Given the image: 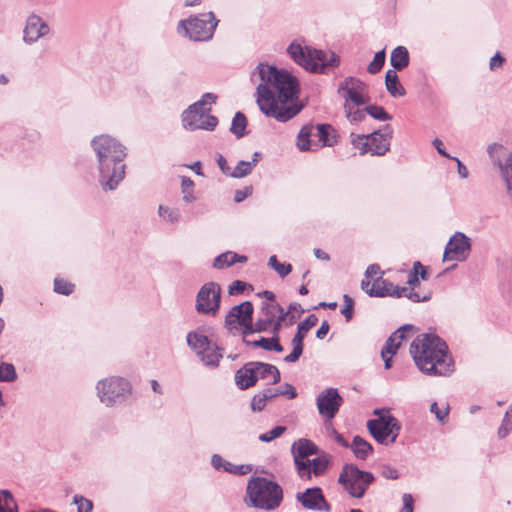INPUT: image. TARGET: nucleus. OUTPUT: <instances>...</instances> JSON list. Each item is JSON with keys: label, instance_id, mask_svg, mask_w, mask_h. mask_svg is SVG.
Instances as JSON below:
<instances>
[{"label": "nucleus", "instance_id": "nucleus-1", "mask_svg": "<svg viewBox=\"0 0 512 512\" xmlns=\"http://www.w3.org/2000/svg\"><path fill=\"white\" fill-rule=\"evenodd\" d=\"M251 81L256 84V103L267 117L286 122L300 112L298 82L290 73L259 63L251 74Z\"/></svg>", "mask_w": 512, "mask_h": 512}, {"label": "nucleus", "instance_id": "nucleus-2", "mask_svg": "<svg viewBox=\"0 0 512 512\" xmlns=\"http://www.w3.org/2000/svg\"><path fill=\"white\" fill-rule=\"evenodd\" d=\"M409 352L416 367L430 376H449L454 361L445 341L432 333L418 335L410 344Z\"/></svg>", "mask_w": 512, "mask_h": 512}, {"label": "nucleus", "instance_id": "nucleus-3", "mask_svg": "<svg viewBox=\"0 0 512 512\" xmlns=\"http://www.w3.org/2000/svg\"><path fill=\"white\" fill-rule=\"evenodd\" d=\"M91 144L98 158L101 186L114 190L125 176V147L109 135L97 136Z\"/></svg>", "mask_w": 512, "mask_h": 512}, {"label": "nucleus", "instance_id": "nucleus-4", "mask_svg": "<svg viewBox=\"0 0 512 512\" xmlns=\"http://www.w3.org/2000/svg\"><path fill=\"white\" fill-rule=\"evenodd\" d=\"M282 499L283 490L274 481L252 477L247 483L245 503L249 507L271 511L280 506Z\"/></svg>", "mask_w": 512, "mask_h": 512}, {"label": "nucleus", "instance_id": "nucleus-5", "mask_svg": "<svg viewBox=\"0 0 512 512\" xmlns=\"http://www.w3.org/2000/svg\"><path fill=\"white\" fill-rule=\"evenodd\" d=\"M287 51L298 65L311 72H323L326 67L335 66L339 62L333 52L312 49L296 42L291 43Z\"/></svg>", "mask_w": 512, "mask_h": 512}, {"label": "nucleus", "instance_id": "nucleus-6", "mask_svg": "<svg viewBox=\"0 0 512 512\" xmlns=\"http://www.w3.org/2000/svg\"><path fill=\"white\" fill-rule=\"evenodd\" d=\"M212 93L204 94L199 101L190 105L182 114V122L188 130H214L218 120L210 114L211 107L216 101Z\"/></svg>", "mask_w": 512, "mask_h": 512}, {"label": "nucleus", "instance_id": "nucleus-7", "mask_svg": "<svg viewBox=\"0 0 512 512\" xmlns=\"http://www.w3.org/2000/svg\"><path fill=\"white\" fill-rule=\"evenodd\" d=\"M374 415L377 418L367 422L370 434L380 444L388 445L394 443L401 429L397 419L385 409H376Z\"/></svg>", "mask_w": 512, "mask_h": 512}, {"label": "nucleus", "instance_id": "nucleus-8", "mask_svg": "<svg viewBox=\"0 0 512 512\" xmlns=\"http://www.w3.org/2000/svg\"><path fill=\"white\" fill-rule=\"evenodd\" d=\"M97 395L102 404L113 407L125 401L131 394L130 383L122 377H109L98 381Z\"/></svg>", "mask_w": 512, "mask_h": 512}, {"label": "nucleus", "instance_id": "nucleus-9", "mask_svg": "<svg viewBox=\"0 0 512 512\" xmlns=\"http://www.w3.org/2000/svg\"><path fill=\"white\" fill-rule=\"evenodd\" d=\"M218 21L213 12L181 20L178 31L194 41H206L212 38Z\"/></svg>", "mask_w": 512, "mask_h": 512}, {"label": "nucleus", "instance_id": "nucleus-10", "mask_svg": "<svg viewBox=\"0 0 512 512\" xmlns=\"http://www.w3.org/2000/svg\"><path fill=\"white\" fill-rule=\"evenodd\" d=\"M373 481L372 473L362 471L353 464L345 465L338 478L339 484L354 498H362Z\"/></svg>", "mask_w": 512, "mask_h": 512}, {"label": "nucleus", "instance_id": "nucleus-11", "mask_svg": "<svg viewBox=\"0 0 512 512\" xmlns=\"http://www.w3.org/2000/svg\"><path fill=\"white\" fill-rule=\"evenodd\" d=\"M338 94L343 106L365 105L370 100L367 85L355 77H346L338 86Z\"/></svg>", "mask_w": 512, "mask_h": 512}, {"label": "nucleus", "instance_id": "nucleus-12", "mask_svg": "<svg viewBox=\"0 0 512 512\" xmlns=\"http://www.w3.org/2000/svg\"><path fill=\"white\" fill-rule=\"evenodd\" d=\"M487 152L493 164L499 169L500 175L505 182L507 192L512 197V152L508 151L499 143L489 145Z\"/></svg>", "mask_w": 512, "mask_h": 512}, {"label": "nucleus", "instance_id": "nucleus-13", "mask_svg": "<svg viewBox=\"0 0 512 512\" xmlns=\"http://www.w3.org/2000/svg\"><path fill=\"white\" fill-rule=\"evenodd\" d=\"M261 317L254 325L255 332L267 331L272 327L273 333H279L287 312L277 302H263Z\"/></svg>", "mask_w": 512, "mask_h": 512}, {"label": "nucleus", "instance_id": "nucleus-14", "mask_svg": "<svg viewBox=\"0 0 512 512\" xmlns=\"http://www.w3.org/2000/svg\"><path fill=\"white\" fill-rule=\"evenodd\" d=\"M221 288L215 282L205 283L196 296V311L200 314L216 315L220 308Z\"/></svg>", "mask_w": 512, "mask_h": 512}, {"label": "nucleus", "instance_id": "nucleus-15", "mask_svg": "<svg viewBox=\"0 0 512 512\" xmlns=\"http://www.w3.org/2000/svg\"><path fill=\"white\" fill-rule=\"evenodd\" d=\"M253 305L250 301H245L231 308L225 318V325L232 329L236 324L244 328V333L255 332L252 323Z\"/></svg>", "mask_w": 512, "mask_h": 512}, {"label": "nucleus", "instance_id": "nucleus-16", "mask_svg": "<svg viewBox=\"0 0 512 512\" xmlns=\"http://www.w3.org/2000/svg\"><path fill=\"white\" fill-rule=\"evenodd\" d=\"M470 250V239L464 233L456 232L445 246L443 261H464Z\"/></svg>", "mask_w": 512, "mask_h": 512}, {"label": "nucleus", "instance_id": "nucleus-17", "mask_svg": "<svg viewBox=\"0 0 512 512\" xmlns=\"http://www.w3.org/2000/svg\"><path fill=\"white\" fill-rule=\"evenodd\" d=\"M361 288L368 295L372 297H396L401 298L404 292H407L406 287H400L394 285L393 283L383 279L382 277H378L371 284L369 280H362Z\"/></svg>", "mask_w": 512, "mask_h": 512}, {"label": "nucleus", "instance_id": "nucleus-18", "mask_svg": "<svg viewBox=\"0 0 512 512\" xmlns=\"http://www.w3.org/2000/svg\"><path fill=\"white\" fill-rule=\"evenodd\" d=\"M343 399L335 388H328L322 391L316 400L319 414L325 421H331L338 413Z\"/></svg>", "mask_w": 512, "mask_h": 512}, {"label": "nucleus", "instance_id": "nucleus-19", "mask_svg": "<svg viewBox=\"0 0 512 512\" xmlns=\"http://www.w3.org/2000/svg\"><path fill=\"white\" fill-rule=\"evenodd\" d=\"M319 453L318 446L311 440L302 438L295 441L292 445V454L297 474H307L305 462L309 460V456Z\"/></svg>", "mask_w": 512, "mask_h": 512}, {"label": "nucleus", "instance_id": "nucleus-20", "mask_svg": "<svg viewBox=\"0 0 512 512\" xmlns=\"http://www.w3.org/2000/svg\"><path fill=\"white\" fill-rule=\"evenodd\" d=\"M331 455L322 452L317 457L305 462L307 474H298L302 480H311L312 477H320L326 473L331 463Z\"/></svg>", "mask_w": 512, "mask_h": 512}, {"label": "nucleus", "instance_id": "nucleus-21", "mask_svg": "<svg viewBox=\"0 0 512 512\" xmlns=\"http://www.w3.org/2000/svg\"><path fill=\"white\" fill-rule=\"evenodd\" d=\"M49 33L48 25L36 15L28 17L24 28V41L32 43Z\"/></svg>", "mask_w": 512, "mask_h": 512}, {"label": "nucleus", "instance_id": "nucleus-22", "mask_svg": "<svg viewBox=\"0 0 512 512\" xmlns=\"http://www.w3.org/2000/svg\"><path fill=\"white\" fill-rule=\"evenodd\" d=\"M297 500L303 507L310 510H321L322 506H327L325 498L320 488H308L303 493L297 494Z\"/></svg>", "mask_w": 512, "mask_h": 512}, {"label": "nucleus", "instance_id": "nucleus-23", "mask_svg": "<svg viewBox=\"0 0 512 512\" xmlns=\"http://www.w3.org/2000/svg\"><path fill=\"white\" fill-rule=\"evenodd\" d=\"M370 142V153L372 155L383 156L390 149V140L392 137V131L387 126V131L385 133L373 132L368 135Z\"/></svg>", "mask_w": 512, "mask_h": 512}, {"label": "nucleus", "instance_id": "nucleus-24", "mask_svg": "<svg viewBox=\"0 0 512 512\" xmlns=\"http://www.w3.org/2000/svg\"><path fill=\"white\" fill-rule=\"evenodd\" d=\"M254 366L253 362H248L236 371L235 383L239 389L245 390L255 385Z\"/></svg>", "mask_w": 512, "mask_h": 512}, {"label": "nucleus", "instance_id": "nucleus-25", "mask_svg": "<svg viewBox=\"0 0 512 512\" xmlns=\"http://www.w3.org/2000/svg\"><path fill=\"white\" fill-rule=\"evenodd\" d=\"M413 327L411 325H405L397 329L386 341L383 351L386 355H394L398 348L401 346L402 341L406 340L407 333L412 332Z\"/></svg>", "mask_w": 512, "mask_h": 512}, {"label": "nucleus", "instance_id": "nucleus-26", "mask_svg": "<svg viewBox=\"0 0 512 512\" xmlns=\"http://www.w3.org/2000/svg\"><path fill=\"white\" fill-rule=\"evenodd\" d=\"M254 366V374L256 376V381L259 379L271 380L272 384H276L280 381V372L276 366L272 364L262 363V362H253Z\"/></svg>", "mask_w": 512, "mask_h": 512}, {"label": "nucleus", "instance_id": "nucleus-27", "mask_svg": "<svg viewBox=\"0 0 512 512\" xmlns=\"http://www.w3.org/2000/svg\"><path fill=\"white\" fill-rule=\"evenodd\" d=\"M316 132L313 136L318 139L320 146H333L337 143V135L333 127L329 124H318L314 127Z\"/></svg>", "mask_w": 512, "mask_h": 512}, {"label": "nucleus", "instance_id": "nucleus-28", "mask_svg": "<svg viewBox=\"0 0 512 512\" xmlns=\"http://www.w3.org/2000/svg\"><path fill=\"white\" fill-rule=\"evenodd\" d=\"M187 343L191 349H193L199 356L209 349L212 344L207 336L198 332H189L187 335Z\"/></svg>", "mask_w": 512, "mask_h": 512}, {"label": "nucleus", "instance_id": "nucleus-29", "mask_svg": "<svg viewBox=\"0 0 512 512\" xmlns=\"http://www.w3.org/2000/svg\"><path fill=\"white\" fill-rule=\"evenodd\" d=\"M385 85L387 91L393 97H402L405 95V89L398 79L397 72L389 69L385 75Z\"/></svg>", "mask_w": 512, "mask_h": 512}, {"label": "nucleus", "instance_id": "nucleus-30", "mask_svg": "<svg viewBox=\"0 0 512 512\" xmlns=\"http://www.w3.org/2000/svg\"><path fill=\"white\" fill-rule=\"evenodd\" d=\"M354 456L357 459L365 460L367 459L373 451L372 445L364 440L360 436H355L351 444H349Z\"/></svg>", "mask_w": 512, "mask_h": 512}, {"label": "nucleus", "instance_id": "nucleus-31", "mask_svg": "<svg viewBox=\"0 0 512 512\" xmlns=\"http://www.w3.org/2000/svg\"><path fill=\"white\" fill-rule=\"evenodd\" d=\"M261 159V154L255 152L251 161H240L233 169L232 178H243L249 175Z\"/></svg>", "mask_w": 512, "mask_h": 512}, {"label": "nucleus", "instance_id": "nucleus-32", "mask_svg": "<svg viewBox=\"0 0 512 512\" xmlns=\"http://www.w3.org/2000/svg\"><path fill=\"white\" fill-rule=\"evenodd\" d=\"M314 127L311 125L303 126L297 135V147L300 151H315L314 145L310 142V137L313 136ZM317 147V145H315Z\"/></svg>", "mask_w": 512, "mask_h": 512}, {"label": "nucleus", "instance_id": "nucleus-33", "mask_svg": "<svg viewBox=\"0 0 512 512\" xmlns=\"http://www.w3.org/2000/svg\"><path fill=\"white\" fill-rule=\"evenodd\" d=\"M246 260V256H240L234 252L228 251L216 257L213 266L217 269H223L233 265L236 262H246Z\"/></svg>", "mask_w": 512, "mask_h": 512}, {"label": "nucleus", "instance_id": "nucleus-34", "mask_svg": "<svg viewBox=\"0 0 512 512\" xmlns=\"http://www.w3.org/2000/svg\"><path fill=\"white\" fill-rule=\"evenodd\" d=\"M390 63L394 69L401 70L409 64V53L408 50L403 46L396 47L390 57Z\"/></svg>", "mask_w": 512, "mask_h": 512}, {"label": "nucleus", "instance_id": "nucleus-35", "mask_svg": "<svg viewBox=\"0 0 512 512\" xmlns=\"http://www.w3.org/2000/svg\"><path fill=\"white\" fill-rule=\"evenodd\" d=\"M199 357L205 366L215 368L219 365L222 354L219 352V348L212 343L209 349L203 354H200Z\"/></svg>", "mask_w": 512, "mask_h": 512}, {"label": "nucleus", "instance_id": "nucleus-36", "mask_svg": "<svg viewBox=\"0 0 512 512\" xmlns=\"http://www.w3.org/2000/svg\"><path fill=\"white\" fill-rule=\"evenodd\" d=\"M252 344L254 346L262 347L263 349L268 350V351H276V352L283 351V347L279 343L278 333H273V337H271V338L261 337L259 340L252 342Z\"/></svg>", "mask_w": 512, "mask_h": 512}, {"label": "nucleus", "instance_id": "nucleus-37", "mask_svg": "<svg viewBox=\"0 0 512 512\" xmlns=\"http://www.w3.org/2000/svg\"><path fill=\"white\" fill-rule=\"evenodd\" d=\"M275 396H278V393H274L271 389H267L261 393L254 395L251 401L252 410L260 412L265 407L267 400Z\"/></svg>", "mask_w": 512, "mask_h": 512}, {"label": "nucleus", "instance_id": "nucleus-38", "mask_svg": "<svg viewBox=\"0 0 512 512\" xmlns=\"http://www.w3.org/2000/svg\"><path fill=\"white\" fill-rule=\"evenodd\" d=\"M0 512H18L17 504L7 490H0Z\"/></svg>", "mask_w": 512, "mask_h": 512}, {"label": "nucleus", "instance_id": "nucleus-39", "mask_svg": "<svg viewBox=\"0 0 512 512\" xmlns=\"http://www.w3.org/2000/svg\"><path fill=\"white\" fill-rule=\"evenodd\" d=\"M360 106L361 105L344 106L346 117L351 123H359L365 119L367 114L366 108L361 109Z\"/></svg>", "mask_w": 512, "mask_h": 512}, {"label": "nucleus", "instance_id": "nucleus-40", "mask_svg": "<svg viewBox=\"0 0 512 512\" xmlns=\"http://www.w3.org/2000/svg\"><path fill=\"white\" fill-rule=\"evenodd\" d=\"M247 125L246 117L243 113L237 112L232 120L230 131L237 137L244 136Z\"/></svg>", "mask_w": 512, "mask_h": 512}, {"label": "nucleus", "instance_id": "nucleus-41", "mask_svg": "<svg viewBox=\"0 0 512 512\" xmlns=\"http://www.w3.org/2000/svg\"><path fill=\"white\" fill-rule=\"evenodd\" d=\"M303 340H304V337H302L301 335L295 334V336L292 339L293 350L289 355H287L284 358V360L286 362L293 363V362H296L300 358V356L303 353Z\"/></svg>", "mask_w": 512, "mask_h": 512}, {"label": "nucleus", "instance_id": "nucleus-42", "mask_svg": "<svg viewBox=\"0 0 512 512\" xmlns=\"http://www.w3.org/2000/svg\"><path fill=\"white\" fill-rule=\"evenodd\" d=\"M181 190L183 200L186 203H192L196 200V196L194 195V182L187 177H183L181 181Z\"/></svg>", "mask_w": 512, "mask_h": 512}, {"label": "nucleus", "instance_id": "nucleus-43", "mask_svg": "<svg viewBox=\"0 0 512 512\" xmlns=\"http://www.w3.org/2000/svg\"><path fill=\"white\" fill-rule=\"evenodd\" d=\"M353 146L359 150L360 154L370 153V142L368 135L351 134Z\"/></svg>", "mask_w": 512, "mask_h": 512}, {"label": "nucleus", "instance_id": "nucleus-44", "mask_svg": "<svg viewBox=\"0 0 512 512\" xmlns=\"http://www.w3.org/2000/svg\"><path fill=\"white\" fill-rule=\"evenodd\" d=\"M268 264L271 268H273L280 277L284 278L287 275H289L292 271L291 264L288 263H279L277 260V257L275 255H272L269 258Z\"/></svg>", "mask_w": 512, "mask_h": 512}, {"label": "nucleus", "instance_id": "nucleus-45", "mask_svg": "<svg viewBox=\"0 0 512 512\" xmlns=\"http://www.w3.org/2000/svg\"><path fill=\"white\" fill-rule=\"evenodd\" d=\"M15 367L10 363H0V381L12 382L16 379Z\"/></svg>", "mask_w": 512, "mask_h": 512}, {"label": "nucleus", "instance_id": "nucleus-46", "mask_svg": "<svg viewBox=\"0 0 512 512\" xmlns=\"http://www.w3.org/2000/svg\"><path fill=\"white\" fill-rule=\"evenodd\" d=\"M385 62V51L381 50L378 51L375 55L373 60L368 65V72L371 74H375L381 70Z\"/></svg>", "mask_w": 512, "mask_h": 512}, {"label": "nucleus", "instance_id": "nucleus-47", "mask_svg": "<svg viewBox=\"0 0 512 512\" xmlns=\"http://www.w3.org/2000/svg\"><path fill=\"white\" fill-rule=\"evenodd\" d=\"M366 112L371 117L380 121H387L391 119V116L381 106L371 105L366 107Z\"/></svg>", "mask_w": 512, "mask_h": 512}, {"label": "nucleus", "instance_id": "nucleus-48", "mask_svg": "<svg viewBox=\"0 0 512 512\" xmlns=\"http://www.w3.org/2000/svg\"><path fill=\"white\" fill-rule=\"evenodd\" d=\"M159 215L167 222H177L180 217V213L177 209H172L169 207H165L163 205L159 206Z\"/></svg>", "mask_w": 512, "mask_h": 512}, {"label": "nucleus", "instance_id": "nucleus-49", "mask_svg": "<svg viewBox=\"0 0 512 512\" xmlns=\"http://www.w3.org/2000/svg\"><path fill=\"white\" fill-rule=\"evenodd\" d=\"M317 324V318L315 315L308 316L304 321L300 322L297 327L298 335L305 338L308 331Z\"/></svg>", "mask_w": 512, "mask_h": 512}, {"label": "nucleus", "instance_id": "nucleus-50", "mask_svg": "<svg viewBox=\"0 0 512 512\" xmlns=\"http://www.w3.org/2000/svg\"><path fill=\"white\" fill-rule=\"evenodd\" d=\"M512 431V409L506 412L501 426L498 429V436L505 438Z\"/></svg>", "mask_w": 512, "mask_h": 512}, {"label": "nucleus", "instance_id": "nucleus-51", "mask_svg": "<svg viewBox=\"0 0 512 512\" xmlns=\"http://www.w3.org/2000/svg\"><path fill=\"white\" fill-rule=\"evenodd\" d=\"M74 285L63 280L56 278L54 280V290L55 292L63 295H69L73 292Z\"/></svg>", "mask_w": 512, "mask_h": 512}, {"label": "nucleus", "instance_id": "nucleus-52", "mask_svg": "<svg viewBox=\"0 0 512 512\" xmlns=\"http://www.w3.org/2000/svg\"><path fill=\"white\" fill-rule=\"evenodd\" d=\"M285 430H286V427H284V426H276L272 430H270L266 433L260 434L259 440L262 442H270V441L280 437L285 432Z\"/></svg>", "mask_w": 512, "mask_h": 512}, {"label": "nucleus", "instance_id": "nucleus-53", "mask_svg": "<svg viewBox=\"0 0 512 512\" xmlns=\"http://www.w3.org/2000/svg\"><path fill=\"white\" fill-rule=\"evenodd\" d=\"M73 502L77 506L78 512H92V509H93L92 501L84 498L83 496L75 495Z\"/></svg>", "mask_w": 512, "mask_h": 512}, {"label": "nucleus", "instance_id": "nucleus-54", "mask_svg": "<svg viewBox=\"0 0 512 512\" xmlns=\"http://www.w3.org/2000/svg\"><path fill=\"white\" fill-rule=\"evenodd\" d=\"M343 301H344V305H343V308L341 309V313L345 316L346 321H350L353 316L354 301L347 294H345L343 296Z\"/></svg>", "mask_w": 512, "mask_h": 512}, {"label": "nucleus", "instance_id": "nucleus-55", "mask_svg": "<svg viewBox=\"0 0 512 512\" xmlns=\"http://www.w3.org/2000/svg\"><path fill=\"white\" fill-rule=\"evenodd\" d=\"M326 429L329 431L330 435L334 438V440L343 447H349V443L344 439V437L337 432V430L332 426L331 421H325Z\"/></svg>", "mask_w": 512, "mask_h": 512}, {"label": "nucleus", "instance_id": "nucleus-56", "mask_svg": "<svg viewBox=\"0 0 512 512\" xmlns=\"http://www.w3.org/2000/svg\"><path fill=\"white\" fill-rule=\"evenodd\" d=\"M211 464L216 470H223L228 472L231 467V463L224 460L220 455L214 454L211 458Z\"/></svg>", "mask_w": 512, "mask_h": 512}, {"label": "nucleus", "instance_id": "nucleus-57", "mask_svg": "<svg viewBox=\"0 0 512 512\" xmlns=\"http://www.w3.org/2000/svg\"><path fill=\"white\" fill-rule=\"evenodd\" d=\"M419 269H422V264L419 261L414 262L413 269L410 271L407 279V283L411 287H415L419 284L418 273Z\"/></svg>", "mask_w": 512, "mask_h": 512}, {"label": "nucleus", "instance_id": "nucleus-58", "mask_svg": "<svg viewBox=\"0 0 512 512\" xmlns=\"http://www.w3.org/2000/svg\"><path fill=\"white\" fill-rule=\"evenodd\" d=\"M252 471V466L249 464H241V465H235L231 463L230 470H228V473L235 474V475H245Z\"/></svg>", "mask_w": 512, "mask_h": 512}, {"label": "nucleus", "instance_id": "nucleus-59", "mask_svg": "<svg viewBox=\"0 0 512 512\" xmlns=\"http://www.w3.org/2000/svg\"><path fill=\"white\" fill-rule=\"evenodd\" d=\"M381 475L386 479L396 480L399 478V473L396 468L390 465H384L381 469Z\"/></svg>", "mask_w": 512, "mask_h": 512}, {"label": "nucleus", "instance_id": "nucleus-60", "mask_svg": "<svg viewBox=\"0 0 512 512\" xmlns=\"http://www.w3.org/2000/svg\"><path fill=\"white\" fill-rule=\"evenodd\" d=\"M403 507L399 512H413L414 509V499L411 494L405 493L402 497Z\"/></svg>", "mask_w": 512, "mask_h": 512}, {"label": "nucleus", "instance_id": "nucleus-61", "mask_svg": "<svg viewBox=\"0 0 512 512\" xmlns=\"http://www.w3.org/2000/svg\"><path fill=\"white\" fill-rule=\"evenodd\" d=\"M217 163L220 168V170L227 176L231 177V174L233 173V169H231L227 163V160L222 155H218L217 157Z\"/></svg>", "mask_w": 512, "mask_h": 512}, {"label": "nucleus", "instance_id": "nucleus-62", "mask_svg": "<svg viewBox=\"0 0 512 512\" xmlns=\"http://www.w3.org/2000/svg\"><path fill=\"white\" fill-rule=\"evenodd\" d=\"M246 286L247 284L245 282L236 280L230 285L229 293L231 295L242 293L245 290Z\"/></svg>", "mask_w": 512, "mask_h": 512}, {"label": "nucleus", "instance_id": "nucleus-63", "mask_svg": "<svg viewBox=\"0 0 512 512\" xmlns=\"http://www.w3.org/2000/svg\"><path fill=\"white\" fill-rule=\"evenodd\" d=\"M430 411L435 414L439 421H443L448 415V409L445 408L444 410H440L436 402L431 404Z\"/></svg>", "mask_w": 512, "mask_h": 512}, {"label": "nucleus", "instance_id": "nucleus-64", "mask_svg": "<svg viewBox=\"0 0 512 512\" xmlns=\"http://www.w3.org/2000/svg\"><path fill=\"white\" fill-rule=\"evenodd\" d=\"M504 63V58L499 54L496 53L491 59H490V69L495 70L497 68H500Z\"/></svg>", "mask_w": 512, "mask_h": 512}]
</instances>
